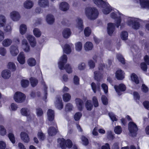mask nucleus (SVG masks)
Listing matches in <instances>:
<instances>
[{"mask_svg":"<svg viewBox=\"0 0 149 149\" xmlns=\"http://www.w3.org/2000/svg\"><path fill=\"white\" fill-rule=\"evenodd\" d=\"M38 4L42 8H45L49 6V1L48 0H39Z\"/></svg>","mask_w":149,"mask_h":149,"instance_id":"obj_23","label":"nucleus"},{"mask_svg":"<svg viewBox=\"0 0 149 149\" xmlns=\"http://www.w3.org/2000/svg\"><path fill=\"white\" fill-rule=\"evenodd\" d=\"M71 33L70 30L68 28L64 29L62 32L63 36L66 38H69L71 36Z\"/></svg>","mask_w":149,"mask_h":149,"instance_id":"obj_28","label":"nucleus"},{"mask_svg":"<svg viewBox=\"0 0 149 149\" xmlns=\"http://www.w3.org/2000/svg\"><path fill=\"white\" fill-rule=\"evenodd\" d=\"M76 26L78 29L79 32H81L83 29V22L82 19L79 17H77L76 19Z\"/></svg>","mask_w":149,"mask_h":149,"instance_id":"obj_10","label":"nucleus"},{"mask_svg":"<svg viewBox=\"0 0 149 149\" xmlns=\"http://www.w3.org/2000/svg\"><path fill=\"white\" fill-rule=\"evenodd\" d=\"M81 143L85 146L87 145L89 143L88 139L85 136H82L80 138Z\"/></svg>","mask_w":149,"mask_h":149,"instance_id":"obj_43","label":"nucleus"},{"mask_svg":"<svg viewBox=\"0 0 149 149\" xmlns=\"http://www.w3.org/2000/svg\"><path fill=\"white\" fill-rule=\"evenodd\" d=\"M47 119L49 120H53L54 117V111L51 109H49L47 112Z\"/></svg>","mask_w":149,"mask_h":149,"instance_id":"obj_30","label":"nucleus"},{"mask_svg":"<svg viewBox=\"0 0 149 149\" xmlns=\"http://www.w3.org/2000/svg\"><path fill=\"white\" fill-rule=\"evenodd\" d=\"M91 86L94 93H95L97 91H100V87L99 84H96L95 83L92 82L91 84Z\"/></svg>","mask_w":149,"mask_h":149,"instance_id":"obj_34","label":"nucleus"},{"mask_svg":"<svg viewBox=\"0 0 149 149\" xmlns=\"http://www.w3.org/2000/svg\"><path fill=\"white\" fill-rule=\"evenodd\" d=\"M11 74L10 71L6 70L3 71L1 73V77L4 79H8L11 76Z\"/></svg>","mask_w":149,"mask_h":149,"instance_id":"obj_29","label":"nucleus"},{"mask_svg":"<svg viewBox=\"0 0 149 149\" xmlns=\"http://www.w3.org/2000/svg\"><path fill=\"white\" fill-rule=\"evenodd\" d=\"M6 20L5 17L0 15V27L4 26L6 24Z\"/></svg>","mask_w":149,"mask_h":149,"instance_id":"obj_37","label":"nucleus"},{"mask_svg":"<svg viewBox=\"0 0 149 149\" xmlns=\"http://www.w3.org/2000/svg\"><path fill=\"white\" fill-rule=\"evenodd\" d=\"M30 80L31 85L33 87L35 86L38 83L37 80L34 78H31Z\"/></svg>","mask_w":149,"mask_h":149,"instance_id":"obj_54","label":"nucleus"},{"mask_svg":"<svg viewBox=\"0 0 149 149\" xmlns=\"http://www.w3.org/2000/svg\"><path fill=\"white\" fill-rule=\"evenodd\" d=\"M117 58L121 63L122 64H125V60L123 56L120 54H118L116 56Z\"/></svg>","mask_w":149,"mask_h":149,"instance_id":"obj_46","label":"nucleus"},{"mask_svg":"<svg viewBox=\"0 0 149 149\" xmlns=\"http://www.w3.org/2000/svg\"><path fill=\"white\" fill-rule=\"evenodd\" d=\"M85 106L88 110L91 111L93 107V105L91 103V101L89 100H87L86 102Z\"/></svg>","mask_w":149,"mask_h":149,"instance_id":"obj_45","label":"nucleus"},{"mask_svg":"<svg viewBox=\"0 0 149 149\" xmlns=\"http://www.w3.org/2000/svg\"><path fill=\"white\" fill-rule=\"evenodd\" d=\"M37 136L40 141H43L45 138V134L41 131H39L37 134Z\"/></svg>","mask_w":149,"mask_h":149,"instance_id":"obj_41","label":"nucleus"},{"mask_svg":"<svg viewBox=\"0 0 149 149\" xmlns=\"http://www.w3.org/2000/svg\"><path fill=\"white\" fill-rule=\"evenodd\" d=\"M94 76L95 79L99 81L101 77V75L99 71H96L94 72Z\"/></svg>","mask_w":149,"mask_h":149,"instance_id":"obj_48","label":"nucleus"},{"mask_svg":"<svg viewBox=\"0 0 149 149\" xmlns=\"http://www.w3.org/2000/svg\"><path fill=\"white\" fill-rule=\"evenodd\" d=\"M141 20L137 18L133 17H128L127 22V24L130 26H132L135 29H138L140 26L139 23Z\"/></svg>","mask_w":149,"mask_h":149,"instance_id":"obj_3","label":"nucleus"},{"mask_svg":"<svg viewBox=\"0 0 149 149\" xmlns=\"http://www.w3.org/2000/svg\"><path fill=\"white\" fill-rule=\"evenodd\" d=\"M22 47L26 52H28L30 50V46L26 39H24L22 41Z\"/></svg>","mask_w":149,"mask_h":149,"instance_id":"obj_16","label":"nucleus"},{"mask_svg":"<svg viewBox=\"0 0 149 149\" xmlns=\"http://www.w3.org/2000/svg\"><path fill=\"white\" fill-rule=\"evenodd\" d=\"M45 20L48 24H52L54 22L55 19L53 15L51 14H48L46 16Z\"/></svg>","mask_w":149,"mask_h":149,"instance_id":"obj_20","label":"nucleus"},{"mask_svg":"<svg viewBox=\"0 0 149 149\" xmlns=\"http://www.w3.org/2000/svg\"><path fill=\"white\" fill-rule=\"evenodd\" d=\"M33 32L34 35L37 38L40 37L41 35V32L38 28H34L33 30Z\"/></svg>","mask_w":149,"mask_h":149,"instance_id":"obj_42","label":"nucleus"},{"mask_svg":"<svg viewBox=\"0 0 149 149\" xmlns=\"http://www.w3.org/2000/svg\"><path fill=\"white\" fill-rule=\"evenodd\" d=\"M85 12L86 17L91 20L96 19L99 15L98 10L95 7H87L85 9Z\"/></svg>","mask_w":149,"mask_h":149,"instance_id":"obj_2","label":"nucleus"},{"mask_svg":"<svg viewBox=\"0 0 149 149\" xmlns=\"http://www.w3.org/2000/svg\"><path fill=\"white\" fill-rule=\"evenodd\" d=\"M93 44L90 42H86L84 45V47L85 50L88 51L91 50L93 48Z\"/></svg>","mask_w":149,"mask_h":149,"instance_id":"obj_31","label":"nucleus"},{"mask_svg":"<svg viewBox=\"0 0 149 149\" xmlns=\"http://www.w3.org/2000/svg\"><path fill=\"white\" fill-rule=\"evenodd\" d=\"M20 136L22 140L24 143H28L30 139L26 132H22L20 134Z\"/></svg>","mask_w":149,"mask_h":149,"instance_id":"obj_17","label":"nucleus"},{"mask_svg":"<svg viewBox=\"0 0 149 149\" xmlns=\"http://www.w3.org/2000/svg\"><path fill=\"white\" fill-rule=\"evenodd\" d=\"M73 45L72 43L66 44L62 46L63 53L67 54H70L71 52V48L73 47Z\"/></svg>","mask_w":149,"mask_h":149,"instance_id":"obj_9","label":"nucleus"},{"mask_svg":"<svg viewBox=\"0 0 149 149\" xmlns=\"http://www.w3.org/2000/svg\"><path fill=\"white\" fill-rule=\"evenodd\" d=\"M33 5V3L31 1L28 0L26 1L24 3V7L26 9L31 8Z\"/></svg>","mask_w":149,"mask_h":149,"instance_id":"obj_33","label":"nucleus"},{"mask_svg":"<svg viewBox=\"0 0 149 149\" xmlns=\"http://www.w3.org/2000/svg\"><path fill=\"white\" fill-rule=\"evenodd\" d=\"M71 96L68 93H65L63 95V101L65 102L69 101L71 99Z\"/></svg>","mask_w":149,"mask_h":149,"instance_id":"obj_44","label":"nucleus"},{"mask_svg":"<svg viewBox=\"0 0 149 149\" xmlns=\"http://www.w3.org/2000/svg\"><path fill=\"white\" fill-rule=\"evenodd\" d=\"M115 77L118 80H122L125 77L124 72L120 69L117 70L115 72Z\"/></svg>","mask_w":149,"mask_h":149,"instance_id":"obj_14","label":"nucleus"},{"mask_svg":"<svg viewBox=\"0 0 149 149\" xmlns=\"http://www.w3.org/2000/svg\"><path fill=\"white\" fill-rule=\"evenodd\" d=\"M109 116L111 120L113 121H116L117 120V118L116 116L112 113H110L109 114Z\"/></svg>","mask_w":149,"mask_h":149,"instance_id":"obj_60","label":"nucleus"},{"mask_svg":"<svg viewBox=\"0 0 149 149\" xmlns=\"http://www.w3.org/2000/svg\"><path fill=\"white\" fill-rule=\"evenodd\" d=\"M86 65L84 63L82 62L79 63L77 65L78 69L80 70H84L86 68Z\"/></svg>","mask_w":149,"mask_h":149,"instance_id":"obj_50","label":"nucleus"},{"mask_svg":"<svg viewBox=\"0 0 149 149\" xmlns=\"http://www.w3.org/2000/svg\"><path fill=\"white\" fill-rule=\"evenodd\" d=\"M10 17L12 20L14 21L18 20L20 18L19 13L16 11H13L10 14Z\"/></svg>","mask_w":149,"mask_h":149,"instance_id":"obj_18","label":"nucleus"},{"mask_svg":"<svg viewBox=\"0 0 149 149\" xmlns=\"http://www.w3.org/2000/svg\"><path fill=\"white\" fill-rule=\"evenodd\" d=\"M82 44L81 42H78L75 44V50L77 52H81L82 49Z\"/></svg>","mask_w":149,"mask_h":149,"instance_id":"obj_36","label":"nucleus"},{"mask_svg":"<svg viewBox=\"0 0 149 149\" xmlns=\"http://www.w3.org/2000/svg\"><path fill=\"white\" fill-rule=\"evenodd\" d=\"M12 40L10 38H6L2 42V45L4 47H8L10 46L12 43Z\"/></svg>","mask_w":149,"mask_h":149,"instance_id":"obj_32","label":"nucleus"},{"mask_svg":"<svg viewBox=\"0 0 149 149\" xmlns=\"http://www.w3.org/2000/svg\"><path fill=\"white\" fill-rule=\"evenodd\" d=\"M67 57L66 55L63 54L62 56L59 59L58 62V65L59 68L61 70L64 68V65L67 61Z\"/></svg>","mask_w":149,"mask_h":149,"instance_id":"obj_7","label":"nucleus"},{"mask_svg":"<svg viewBox=\"0 0 149 149\" xmlns=\"http://www.w3.org/2000/svg\"><path fill=\"white\" fill-rule=\"evenodd\" d=\"M26 96L21 92L17 91L13 95V99L16 102L21 103L23 102L25 100Z\"/></svg>","mask_w":149,"mask_h":149,"instance_id":"obj_5","label":"nucleus"},{"mask_svg":"<svg viewBox=\"0 0 149 149\" xmlns=\"http://www.w3.org/2000/svg\"><path fill=\"white\" fill-rule=\"evenodd\" d=\"M76 107L79 110H81L83 107V101L79 98H77L75 100Z\"/></svg>","mask_w":149,"mask_h":149,"instance_id":"obj_27","label":"nucleus"},{"mask_svg":"<svg viewBox=\"0 0 149 149\" xmlns=\"http://www.w3.org/2000/svg\"><path fill=\"white\" fill-rule=\"evenodd\" d=\"M115 133L118 134H121L122 132V128L120 126H117L114 129Z\"/></svg>","mask_w":149,"mask_h":149,"instance_id":"obj_53","label":"nucleus"},{"mask_svg":"<svg viewBox=\"0 0 149 149\" xmlns=\"http://www.w3.org/2000/svg\"><path fill=\"white\" fill-rule=\"evenodd\" d=\"M8 68L11 71H14L16 70V67L15 64L13 62H10L8 64Z\"/></svg>","mask_w":149,"mask_h":149,"instance_id":"obj_39","label":"nucleus"},{"mask_svg":"<svg viewBox=\"0 0 149 149\" xmlns=\"http://www.w3.org/2000/svg\"><path fill=\"white\" fill-rule=\"evenodd\" d=\"M92 101L94 106L97 107L98 106V102L97 97L93 96L92 98Z\"/></svg>","mask_w":149,"mask_h":149,"instance_id":"obj_59","label":"nucleus"},{"mask_svg":"<svg viewBox=\"0 0 149 149\" xmlns=\"http://www.w3.org/2000/svg\"><path fill=\"white\" fill-rule=\"evenodd\" d=\"M17 61L21 64L23 65L25 62V57L23 52H20L18 55Z\"/></svg>","mask_w":149,"mask_h":149,"instance_id":"obj_19","label":"nucleus"},{"mask_svg":"<svg viewBox=\"0 0 149 149\" xmlns=\"http://www.w3.org/2000/svg\"><path fill=\"white\" fill-rule=\"evenodd\" d=\"M8 137L10 141L13 143L14 144L15 142V140L14 134H13L12 131L10 130L8 132Z\"/></svg>","mask_w":149,"mask_h":149,"instance_id":"obj_35","label":"nucleus"},{"mask_svg":"<svg viewBox=\"0 0 149 149\" xmlns=\"http://www.w3.org/2000/svg\"><path fill=\"white\" fill-rule=\"evenodd\" d=\"M6 53V49L3 47H0V55L2 56H4Z\"/></svg>","mask_w":149,"mask_h":149,"instance_id":"obj_64","label":"nucleus"},{"mask_svg":"<svg viewBox=\"0 0 149 149\" xmlns=\"http://www.w3.org/2000/svg\"><path fill=\"white\" fill-rule=\"evenodd\" d=\"M107 29L108 34L110 36L112 35L115 30L114 24L112 23L108 24Z\"/></svg>","mask_w":149,"mask_h":149,"instance_id":"obj_21","label":"nucleus"},{"mask_svg":"<svg viewBox=\"0 0 149 149\" xmlns=\"http://www.w3.org/2000/svg\"><path fill=\"white\" fill-rule=\"evenodd\" d=\"M88 65L90 69H92L95 66V63L93 60H91L88 61Z\"/></svg>","mask_w":149,"mask_h":149,"instance_id":"obj_63","label":"nucleus"},{"mask_svg":"<svg viewBox=\"0 0 149 149\" xmlns=\"http://www.w3.org/2000/svg\"><path fill=\"white\" fill-rule=\"evenodd\" d=\"M6 133V131L4 127L2 125H0V135L4 136Z\"/></svg>","mask_w":149,"mask_h":149,"instance_id":"obj_51","label":"nucleus"},{"mask_svg":"<svg viewBox=\"0 0 149 149\" xmlns=\"http://www.w3.org/2000/svg\"><path fill=\"white\" fill-rule=\"evenodd\" d=\"M4 31L6 32L11 33L12 31V28L11 26L7 24L5 26H4Z\"/></svg>","mask_w":149,"mask_h":149,"instance_id":"obj_55","label":"nucleus"},{"mask_svg":"<svg viewBox=\"0 0 149 149\" xmlns=\"http://www.w3.org/2000/svg\"><path fill=\"white\" fill-rule=\"evenodd\" d=\"M91 33V29L88 27L86 28L84 30V33L86 36H88Z\"/></svg>","mask_w":149,"mask_h":149,"instance_id":"obj_56","label":"nucleus"},{"mask_svg":"<svg viewBox=\"0 0 149 149\" xmlns=\"http://www.w3.org/2000/svg\"><path fill=\"white\" fill-rule=\"evenodd\" d=\"M130 80L133 83L138 84L139 81L137 75L134 73H132L130 75Z\"/></svg>","mask_w":149,"mask_h":149,"instance_id":"obj_26","label":"nucleus"},{"mask_svg":"<svg viewBox=\"0 0 149 149\" xmlns=\"http://www.w3.org/2000/svg\"><path fill=\"white\" fill-rule=\"evenodd\" d=\"M128 33L126 31H123L120 35L121 39L123 40H126L127 39Z\"/></svg>","mask_w":149,"mask_h":149,"instance_id":"obj_47","label":"nucleus"},{"mask_svg":"<svg viewBox=\"0 0 149 149\" xmlns=\"http://www.w3.org/2000/svg\"><path fill=\"white\" fill-rule=\"evenodd\" d=\"M82 116L81 113L80 112L76 113L74 115V118L75 120H78Z\"/></svg>","mask_w":149,"mask_h":149,"instance_id":"obj_58","label":"nucleus"},{"mask_svg":"<svg viewBox=\"0 0 149 149\" xmlns=\"http://www.w3.org/2000/svg\"><path fill=\"white\" fill-rule=\"evenodd\" d=\"M28 65L30 66H34L36 64V61L33 58H30L27 61Z\"/></svg>","mask_w":149,"mask_h":149,"instance_id":"obj_38","label":"nucleus"},{"mask_svg":"<svg viewBox=\"0 0 149 149\" xmlns=\"http://www.w3.org/2000/svg\"><path fill=\"white\" fill-rule=\"evenodd\" d=\"M142 91L144 93H146L148 91V87L144 84H142L141 87Z\"/></svg>","mask_w":149,"mask_h":149,"instance_id":"obj_61","label":"nucleus"},{"mask_svg":"<svg viewBox=\"0 0 149 149\" xmlns=\"http://www.w3.org/2000/svg\"><path fill=\"white\" fill-rule=\"evenodd\" d=\"M139 3L141 8L149 9V0H139Z\"/></svg>","mask_w":149,"mask_h":149,"instance_id":"obj_24","label":"nucleus"},{"mask_svg":"<svg viewBox=\"0 0 149 149\" xmlns=\"http://www.w3.org/2000/svg\"><path fill=\"white\" fill-rule=\"evenodd\" d=\"M10 51L12 56H16L19 52L18 46L16 45H11L10 48Z\"/></svg>","mask_w":149,"mask_h":149,"instance_id":"obj_12","label":"nucleus"},{"mask_svg":"<svg viewBox=\"0 0 149 149\" xmlns=\"http://www.w3.org/2000/svg\"><path fill=\"white\" fill-rule=\"evenodd\" d=\"M101 87L103 90L105 94H107L108 92V87L105 84H102L101 85Z\"/></svg>","mask_w":149,"mask_h":149,"instance_id":"obj_57","label":"nucleus"},{"mask_svg":"<svg viewBox=\"0 0 149 149\" xmlns=\"http://www.w3.org/2000/svg\"><path fill=\"white\" fill-rule=\"evenodd\" d=\"M26 38L29 41L31 46L34 47L36 45V42L35 38L33 36L30 34L26 35Z\"/></svg>","mask_w":149,"mask_h":149,"instance_id":"obj_13","label":"nucleus"},{"mask_svg":"<svg viewBox=\"0 0 149 149\" xmlns=\"http://www.w3.org/2000/svg\"><path fill=\"white\" fill-rule=\"evenodd\" d=\"M58 142V146L62 149H65L67 147L70 148L72 145V142L69 139L65 140L63 138L59 139Z\"/></svg>","mask_w":149,"mask_h":149,"instance_id":"obj_4","label":"nucleus"},{"mask_svg":"<svg viewBox=\"0 0 149 149\" xmlns=\"http://www.w3.org/2000/svg\"><path fill=\"white\" fill-rule=\"evenodd\" d=\"M20 113L22 116H26L28 120H29V118L31 117L30 110L27 108H23L22 109L20 110Z\"/></svg>","mask_w":149,"mask_h":149,"instance_id":"obj_11","label":"nucleus"},{"mask_svg":"<svg viewBox=\"0 0 149 149\" xmlns=\"http://www.w3.org/2000/svg\"><path fill=\"white\" fill-rule=\"evenodd\" d=\"M65 69L66 72L68 73H71L72 72V69L71 65L69 64H66L65 66H64V68Z\"/></svg>","mask_w":149,"mask_h":149,"instance_id":"obj_49","label":"nucleus"},{"mask_svg":"<svg viewBox=\"0 0 149 149\" xmlns=\"http://www.w3.org/2000/svg\"><path fill=\"white\" fill-rule=\"evenodd\" d=\"M59 9L63 11H66L69 10L70 6L69 4L65 1H62L59 5Z\"/></svg>","mask_w":149,"mask_h":149,"instance_id":"obj_15","label":"nucleus"},{"mask_svg":"<svg viewBox=\"0 0 149 149\" xmlns=\"http://www.w3.org/2000/svg\"><path fill=\"white\" fill-rule=\"evenodd\" d=\"M114 88L118 95H120L122 94V92L125 91L126 89L125 86L123 84H120L118 85H115Z\"/></svg>","mask_w":149,"mask_h":149,"instance_id":"obj_8","label":"nucleus"},{"mask_svg":"<svg viewBox=\"0 0 149 149\" xmlns=\"http://www.w3.org/2000/svg\"><path fill=\"white\" fill-rule=\"evenodd\" d=\"M92 1L98 7L102 8V11L104 14H109L111 10V17L115 19L117 27H118L120 26H122L123 25L122 22L121 24V19L126 18V16L120 13L117 10H112L111 7L109 6L108 3L102 0H92Z\"/></svg>","mask_w":149,"mask_h":149,"instance_id":"obj_1","label":"nucleus"},{"mask_svg":"<svg viewBox=\"0 0 149 149\" xmlns=\"http://www.w3.org/2000/svg\"><path fill=\"white\" fill-rule=\"evenodd\" d=\"M36 113L38 116L40 117L43 115V112L41 109L38 108L36 109Z\"/></svg>","mask_w":149,"mask_h":149,"instance_id":"obj_62","label":"nucleus"},{"mask_svg":"<svg viewBox=\"0 0 149 149\" xmlns=\"http://www.w3.org/2000/svg\"><path fill=\"white\" fill-rule=\"evenodd\" d=\"M21 84L22 87L25 88L28 86L29 81L27 80L22 79L21 81Z\"/></svg>","mask_w":149,"mask_h":149,"instance_id":"obj_52","label":"nucleus"},{"mask_svg":"<svg viewBox=\"0 0 149 149\" xmlns=\"http://www.w3.org/2000/svg\"><path fill=\"white\" fill-rule=\"evenodd\" d=\"M128 130L131 135L134 136L136 135L138 129L135 123L131 122L128 124Z\"/></svg>","mask_w":149,"mask_h":149,"instance_id":"obj_6","label":"nucleus"},{"mask_svg":"<svg viewBox=\"0 0 149 149\" xmlns=\"http://www.w3.org/2000/svg\"><path fill=\"white\" fill-rule=\"evenodd\" d=\"M55 107L58 109H61L63 107L62 101L61 98H57L54 102Z\"/></svg>","mask_w":149,"mask_h":149,"instance_id":"obj_22","label":"nucleus"},{"mask_svg":"<svg viewBox=\"0 0 149 149\" xmlns=\"http://www.w3.org/2000/svg\"><path fill=\"white\" fill-rule=\"evenodd\" d=\"M27 30L26 26L24 24H22L19 27V32L22 35L24 34Z\"/></svg>","mask_w":149,"mask_h":149,"instance_id":"obj_40","label":"nucleus"},{"mask_svg":"<svg viewBox=\"0 0 149 149\" xmlns=\"http://www.w3.org/2000/svg\"><path fill=\"white\" fill-rule=\"evenodd\" d=\"M56 125L55 123L54 124V127H50L48 130V133L49 136L55 135L57 132Z\"/></svg>","mask_w":149,"mask_h":149,"instance_id":"obj_25","label":"nucleus"}]
</instances>
